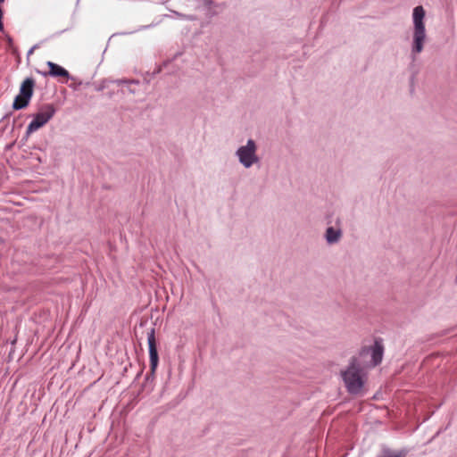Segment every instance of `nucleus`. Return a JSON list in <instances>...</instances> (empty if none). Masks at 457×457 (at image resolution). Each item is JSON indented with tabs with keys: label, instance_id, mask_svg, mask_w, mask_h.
Wrapping results in <instances>:
<instances>
[{
	"label": "nucleus",
	"instance_id": "obj_1",
	"mask_svg": "<svg viewBox=\"0 0 457 457\" xmlns=\"http://www.w3.org/2000/svg\"><path fill=\"white\" fill-rule=\"evenodd\" d=\"M341 376L349 394L361 395L365 393L367 374L355 358L352 359L347 369L341 372Z\"/></svg>",
	"mask_w": 457,
	"mask_h": 457
},
{
	"label": "nucleus",
	"instance_id": "obj_2",
	"mask_svg": "<svg viewBox=\"0 0 457 457\" xmlns=\"http://www.w3.org/2000/svg\"><path fill=\"white\" fill-rule=\"evenodd\" d=\"M425 11L422 6H417L413 10V47L412 52L419 54L423 49V43L426 39V29L423 22Z\"/></svg>",
	"mask_w": 457,
	"mask_h": 457
},
{
	"label": "nucleus",
	"instance_id": "obj_3",
	"mask_svg": "<svg viewBox=\"0 0 457 457\" xmlns=\"http://www.w3.org/2000/svg\"><path fill=\"white\" fill-rule=\"evenodd\" d=\"M35 87V79L27 78L23 80L20 87V93L14 98L12 108L14 110H21L26 108L33 96Z\"/></svg>",
	"mask_w": 457,
	"mask_h": 457
},
{
	"label": "nucleus",
	"instance_id": "obj_4",
	"mask_svg": "<svg viewBox=\"0 0 457 457\" xmlns=\"http://www.w3.org/2000/svg\"><path fill=\"white\" fill-rule=\"evenodd\" d=\"M55 113V108L53 104H44L39 111L35 114L33 120L29 124L27 128V134L29 135L30 133L37 130L38 129L42 128L45 124H46L52 117Z\"/></svg>",
	"mask_w": 457,
	"mask_h": 457
},
{
	"label": "nucleus",
	"instance_id": "obj_5",
	"mask_svg": "<svg viewBox=\"0 0 457 457\" xmlns=\"http://www.w3.org/2000/svg\"><path fill=\"white\" fill-rule=\"evenodd\" d=\"M256 145L253 140L249 139L247 141L246 145L241 146L237 154L239 158L240 162L245 167L249 168L253 163L258 162V157L256 156Z\"/></svg>",
	"mask_w": 457,
	"mask_h": 457
},
{
	"label": "nucleus",
	"instance_id": "obj_6",
	"mask_svg": "<svg viewBox=\"0 0 457 457\" xmlns=\"http://www.w3.org/2000/svg\"><path fill=\"white\" fill-rule=\"evenodd\" d=\"M114 83L120 87L124 95H135L141 91V83L138 79H117Z\"/></svg>",
	"mask_w": 457,
	"mask_h": 457
},
{
	"label": "nucleus",
	"instance_id": "obj_7",
	"mask_svg": "<svg viewBox=\"0 0 457 457\" xmlns=\"http://www.w3.org/2000/svg\"><path fill=\"white\" fill-rule=\"evenodd\" d=\"M148 347H149V358H150V370L151 373H154L158 361V353H157V347H156V341L154 337V330L153 329L151 333L148 334Z\"/></svg>",
	"mask_w": 457,
	"mask_h": 457
},
{
	"label": "nucleus",
	"instance_id": "obj_8",
	"mask_svg": "<svg viewBox=\"0 0 457 457\" xmlns=\"http://www.w3.org/2000/svg\"><path fill=\"white\" fill-rule=\"evenodd\" d=\"M46 64L49 68V71L41 72V74L43 76H45V77L51 76L54 78H57V77L70 78V74H69L68 71H66L62 66H60L53 62H50V61H48L46 62Z\"/></svg>",
	"mask_w": 457,
	"mask_h": 457
},
{
	"label": "nucleus",
	"instance_id": "obj_9",
	"mask_svg": "<svg viewBox=\"0 0 457 457\" xmlns=\"http://www.w3.org/2000/svg\"><path fill=\"white\" fill-rule=\"evenodd\" d=\"M384 347L382 344L376 341L374 346L371 349V366L375 367L379 364L382 361Z\"/></svg>",
	"mask_w": 457,
	"mask_h": 457
},
{
	"label": "nucleus",
	"instance_id": "obj_10",
	"mask_svg": "<svg viewBox=\"0 0 457 457\" xmlns=\"http://www.w3.org/2000/svg\"><path fill=\"white\" fill-rule=\"evenodd\" d=\"M341 236V232L339 230H335L332 227H329L327 229L326 238L328 243L337 242Z\"/></svg>",
	"mask_w": 457,
	"mask_h": 457
},
{
	"label": "nucleus",
	"instance_id": "obj_11",
	"mask_svg": "<svg viewBox=\"0 0 457 457\" xmlns=\"http://www.w3.org/2000/svg\"><path fill=\"white\" fill-rule=\"evenodd\" d=\"M133 318L136 319L135 329H137V326L143 327V318H139L137 315H134Z\"/></svg>",
	"mask_w": 457,
	"mask_h": 457
},
{
	"label": "nucleus",
	"instance_id": "obj_12",
	"mask_svg": "<svg viewBox=\"0 0 457 457\" xmlns=\"http://www.w3.org/2000/svg\"><path fill=\"white\" fill-rule=\"evenodd\" d=\"M4 23H3V11H2V8L0 7V32H4Z\"/></svg>",
	"mask_w": 457,
	"mask_h": 457
},
{
	"label": "nucleus",
	"instance_id": "obj_13",
	"mask_svg": "<svg viewBox=\"0 0 457 457\" xmlns=\"http://www.w3.org/2000/svg\"><path fill=\"white\" fill-rule=\"evenodd\" d=\"M4 0H0V4L4 3Z\"/></svg>",
	"mask_w": 457,
	"mask_h": 457
}]
</instances>
